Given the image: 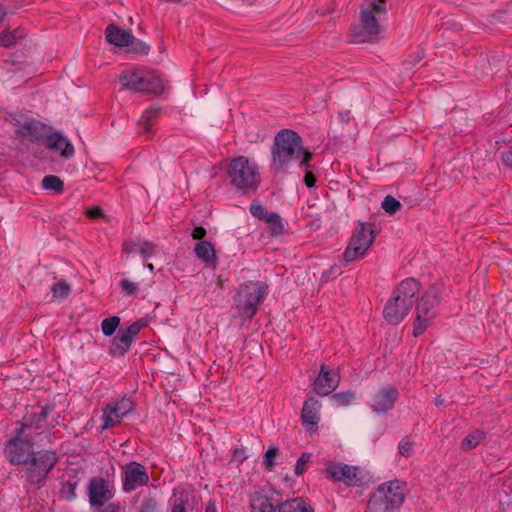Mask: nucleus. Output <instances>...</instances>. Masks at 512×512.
Here are the masks:
<instances>
[{"mask_svg":"<svg viewBox=\"0 0 512 512\" xmlns=\"http://www.w3.org/2000/svg\"><path fill=\"white\" fill-rule=\"evenodd\" d=\"M440 303V290L437 286H430L421 296L416 305V319L414 321L413 336H421L431 325L436 316V307Z\"/></svg>","mask_w":512,"mask_h":512,"instance_id":"nucleus-7","label":"nucleus"},{"mask_svg":"<svg viewBox=\"0 0 512 512\" xmlns=\"http://www.w3.org/2000/svg\"><path fill=\"white\" fill-rule=\"evenodd\" d=\"M98 512H121V506L119 503H108L103 507H100Z\"/></svg>","mask_w":512,"mask_h":512,"instance_id":"nucleus-49","label":"nucleus"},{"mask_svg":"<svg viewBox=\"0 0 512 512\" xmlns=\"http://www.w3.org/2000/svg\"><path fill=\"white\" fill-rule=\"evenodd\" d=\"M217 284L219 287H221V288L223 287V282L220 278L217 279Z\"/></svg>","mask_w":512,"mask_h":512,"instance_id":"nucleus-57","label":"nucleus"},{"mask_svg":"<svg viewBox=\"0 0 512 512\" xmlns=\"http://www.w3.org/2000/svg\"><path fill=\"white\" fill-rule=\"evenodd\" d=\"M379 488H383V492L384 494H386V496H392L394 493L399 494V496L401 497V504L404 502V484L399 480L385 482L381 484Z\"/></svg>","mask_w":512,"mask_h":512,"instance_id":"nucleus-29","label":"nucleus"},{"mask_svg":"<svg viewBox=\"0 0 512 512\" xmlns=\"http://www.w3.org/2000/svg\"><path fill=\"white\" fill-rule=\"evenodd\" d=\"M382 208L389 214L396 213L401 208V203L391 195H387L383 202Z\"/></svg>","mask_w":512,"mask_h":512,"instance_id":"nucleus-36","label":"nucleus"},{"mask_svg":"<svg viewBox=\"0 0 512 512\" xmlns=\"http://www.w3.org/2000/svg\"><path fill=\"white\" fill-rule=\"evenodd\" d=\"M485 438V433L482 430H475L469 433L461 442V449L469 451L479 445Z\"/></svg>","mask_w":512,"mask_h":512,"instance_id":"nucleus-28","label":"nucleus"},{"mask_svg":"<svg viewBox=\"0 0 512 512\" xmlns=\"http://www.w3.org/2000/svg\"><path fill=\"white\" fill-rule=\"evenodd\" d=\"M325 471L332 480L343 482L347 486L359 487L365 482V476L358 466L334 463L327 466Z\"/></svg>","mask_w":512,"mask_h":512,"instance_id":"nucleus-10","label":"nucleus"},{"mask_svg":"<svg viewBox=\"0 0 512 512\" xmlns=\"http://www.w3.org/2000/svg\"><path fill=\"white\" fill-rule=\"evenodd\" d=\"M86 216L92 219L104 217L102 209L98 206H94L86 210Z\"/></svg>","mask_w":512,"mask_h":512,"instance_id":"nucleus-48","label":"nucleus"},{"mask_svg":"<svg viewBox=\"0 0 512 512\" xmlns=\"http://www.w3.org/2000/svg\"><path fill=\"white\" fill-rule=\"evenodd\" d=\"M160 113L159 108H150L143 112L141 118L138 121V125L143 129L145 133H150L153 127V121H155Z\"/></svg>","mask_w":512,"mask_h":512,"instance_id":"nucleus-26","label":"nucleus"},{"mask_svg":"<svg viewBox=\"0 0 512 512\" xmlns=\"http://www.w3.org/2000/svg\"><path fill=\"white\" fill-rule=\"evenodd\" d=\"M411 308L409 302L396 300V295L392 293L384 307L383 316L389 324L398 325L408 315Z\"/></svg>","mask_w":512,"mask_h":512,"instance_id":"nucleus-17","label":"nucleus"},{"mask_svg":"<svg viewBox=\"0 0 512 512\" xmlns=\"http://www.w3.org/2000/svg\"><path fill=\"white\" fill-rule=\"evenodd\" d=\"M227 174L231 185L243 194L257 190L261 181L257 164L245 156L231 159Z\"/></svg>","mask_w":512,"mask_h":512,"instance_id":"nucleus-4","label":"nucleus"},{"mask_svg":"<svg viewBox=\"0 0 512 512\" xmlns=\"http://www.w3.org/2000/svg\"><path fill=\"white\" fill-rule=\"evenodd\" d=\"M268 286L262 282H248L239 287L234 296V308L237 314L251 320L258 311L259 304L267 295Z\"/></svg>","mask_w":512,"mask_h":512,"instance_id":"nucleus-5","label":"nucleus"},{"mask_svg":"<svg viewBox=\"0 0 512 512\" xmlns=\"http://www.w3.org/2000/svg\"><path fill=\"white\" fill-rule=\"evenodd\" d=\"M146 267L150 270V271H153L154 270V266L153 264L149 263L146 265Z\"/></svg>","mask_w":512,"mask_h":512,"instance_id":"nucleus-56","label":"nucleus"},{"mask_svg":"<svg viewBox=\"0 0 512 512\" xmlns=\"http://www.w3.org/2000/svg\"><path fill=\"white\" fill-rule=\"evenodd\" d=\"M29 429H31V425L27 422H23L20 428L16 429V436L9 440L5 454L12 464L25 465L27 481L32 485H38L55 466L58 457L51 450L34 452L33 437L27 433Z\"/></svg>","mask_w":512,"mask_h":512,"instance_id":"nucleus-1","label":"nucleus"},{"mask_svg":"<svg viewBox=\"0 0 512 512\" xmlns=\"http://www.w3.org/2000/svg\"><path fill=\"white\" fill-rule=\"evenodd\" d=\"M149 476L145 467L137 462H130L124 468L123 490L132 492L138 487L147 485Z\"/></svg>","mask_w":512,"mask_h":512,"instance_id":"nucleus-15","label":"nucleus"},{"mask_svg":"<svg viewBox=\"0 0 512 512\" xmlns=\"http://www.w3.org/2000/svg\"><path fill=\"white\" fill-rule=\"evenodd\" d=\"M76 488V482H67L66 484H64L61 493L67 500H73L76 498Z\"/></svg>","mask_w":512,"mask_h":512,"instance_id":"nucleus-43","label":"nucleus"},{"mask_svg":"<svg viewBox=\"0 0 512 512\" xmlns=\"http://www.w3.org/2000/svg\"><path fill=\"white\" fill-rule=\"evenodd\" d=\"M374 225L359 221L343 253L345 263L362 258L375 240Z\"/></svg>","mask_w":512,"mask_h":512,"instance_id":"nucleus-8","label":"nucleus"},{"mask_svg":"<svg viewBox=\"0 0 512 512\" xmlns=\"http://www.w3.org/2000/svg\"><path fill=\"white\" fill-rule=\"evenodd\" d=\"M443 402H444V400H443L442 398H440V397L435 398V404H436V406H440V405H442V404H443Z\"/></svg>","mask_w":512,"mask_h":512,"instance_id":"nucleus-55","label":"nucleus"},{"mask_svg":"<svg viewBox=\"0 0 512 512\" xmlns=\"http://www.w3.org/2000/svg\"><path fill=\"white\" fill-rule=\"evenodd\" d=\"M338 380L332 377L330 372L326 370L323 364L320 369L318 377L315 379L313 388L316 394L320 396H327L336 389Z\"/></svg>","mask_w":512,"mask_h":512,"instance_id":"nucleus-21","label":"nucleus"},{"mask_svg":"<svg viewBox=\"0 0 512 512\" xmlns=\"http://www.w3.org/2000/svg\"><path fill=\"white\" fill-rule=\"evenodd\" d=\"M87 493L91 507H103L114 497V489L110 481L103 477L90 479Z\"/></svg>","mask_w":512,"mask_h":512,"instance_id":"nucleus-11","label":"nucleus"},{"mask_svg":"<svg viewBox=\"0 0 512 512\" xmlns=\"http://www.w3.org/2000/svg\"><path fill=\"white\" fill-rule=\"evenodd\" d=\"M354 399H355V393L350 390L338 392L332 396V400L337 406L349 405Z\"/></svg>","mask_w":512,"mask_h":512,"instance_id":"nucleus-33","label":"nucleus"},{"mask_svg":"<svg viewBox=\"0 0 512 512\" xmlns=\"http://www.w3.org/2000/svg\"><path fill=\"white\" fill-rule=\"evenodd\" d=\"M398 396L397 389L391 386L383 387L374 395L371 408L376 413H385L393 408Z\"/></svg>","mask_w":512,"mask_h":512,"instance_id":"nucleus-18","label":"nucleus"},{"mask_svg":"<svg viewBox=\"0 0 512 512\" xmlns=\"http://www.w3.org/2000/svg\"><path fill=\"white\" fill-rule=\"evenodd\" d=\"M25 34L20 29L12 31L4 30L0 33V46L10 48L16 44L19 39L24 38Z\"/></svg>","mask_w":512,"mask_h":512,"instance_id":"nucleus-27","label":"nucleus"},{"mask_svg":"<svg viewBox=\"0 0 512 512\" xmlns=\"http://www.w3.org/2000/svg\"><path fill=\"white\" fill-rule=\"evenodd\" d=\"M194 252L207 266H216V253L211 242L206 240L199 241L195 245Z\"/></svg>","mask_w":512,"mask_h":512,"instance_id":"nucleus-24","label":"nucleus"},{"mask_svg":"<svg viewBox=\"0 0 512 512\" xmlns=\"http://www.w3.org/2000/svg\"><path fill=\"white\" fill-rule=\"evenodd\" d=\"M320 403L314 397H309L303 404L301 419L303 425L316 428L320 417H319Z\"/></svg>","mask_w":512,"mask_h":512,"instance_id":"nucleus-23","label":"nucleus"},{"mask_svg":"<svg viewBox=\"0 0 512 512\" xmlns=\"http://www.w3.org/2000/svg\"><path fill=\"white\" fill-rule=\"evenodd\" d=\"M120 325V318L118 316H111L105 318L101 323V330L105 336H112Z\"/></svg>","mask_w":512,"mask_h":512,"instance_id":"nucleus-32","label":"nucleus"},{"mask_svg":"<svg viewBox=\"0 0 512 512\" xmlns=\"http://www.w3.org/2000/svg\"><path fill=\"white\" fill-rule=\"evenodd\" d=\"M250 212L251 214L260 219V220H263L264 218H266L267 216V210L266 208L261 205L260 203H257V202H253L250 206Z\"/></svg>","mask_w":512,"mask_h":512,"instance_id":"nucleus-44","label":"nucleus"},{"mask_svg":"<svg viewBox=\"0 0 512 512\" xmlns=\"http://www.w3.org/2000/svg\"><path fill=\"white\" fill-rule=\"evenodd\" d=\"M44 141L47 148L60 151L64 158H71L74 155L73 145L59 133L47 134Z\"/></svg>","mask_w":512,"mask_h":512,"instance_id":"nucleus-22","label":"nucleus"},{"mask_svg":"<svg viewBox=\"0 0 512 512\" xmlns=\"http://www.w3.org/2000/svg\"><path fill=\"white\" fill-rule=\"evenodd\" d=\"M158 501L154 497H146L142 501L139 512H157Z\"/></svg>","mask_w":512,"mask_h":512,"instance_id":"nucleus-39","label":"nucleus"},{"mask_svg":"<svg viewBox=\"0 0 512 512\" xmlns=\"http://www.w3.org/2000/svg\"><path fill=\"white\" fill-rule=\"evenodd\" d=\"M304 182L306 184V186L308 188H311L315 185V182H316V177L315 175L310 172V171H307L306 174H305V177H304Z\"/></svg>","mask_w":512,"mask_h":512,"instance_id":"nucleus-51","label":"nucleus"},{"mask_svg":"<svg viewBox=\"0 0 512 512\" xmlns=\"http://www.w3.org/2000/svg\"><path fill=\"white\" fill-rule=\"evenodd\" d=\"M155 252V245L152 242H140L139 253L144 259L154 255Z\"/></svg>","mask_w":512,"mask_h":512,"instance_id":"nucleus-42","label":"nucleus"},{"mask_svg":"<svg viewBox=\"0 0 512 512\" xmlns=\"http://www.w3.org/2000/svg\"><path fill=\"white\" fill-rule=\"evenodd\" d=\"M134 410V403L130 398H122L113 404H108L103 408L102 429L106 430L113 427L116 422L128 415Z\"/></svg>","mask_w":512,"mask_h":512,"instance_id":"nucleus-13","label":"nucleus"},{"mask_svg":"<svg viewBox=\"0 0 512 512\" xmlns=\"http://www.w3.org/2000/svg\"><path fill=\"white\" fill-rule=\"evenodd\" d=\"M263 220H265L269 224V228L271 230L272 235L277 236L282 233L283 225L281 223V218L279 214L274 212H267V216Z\"/></svg>","mask_w":512,"mask_h":512,"instance_id":"nucleus-31","label":"nucleus"},{"mask_svg":"<svg viewBox=\"0 0 512 512\" xmlns=\"http://www.w3.org/2000/svg\"><path fill=\"white\" fill-rule=\"evenodd\" d=\"M50 412H51L50 407H48V406L42 407L39 415H34L33 417H31V416L25 417L24 422H27L31 426L33 423H35L36 428L38 429L40 427L39 424L46 421Z\"/></svg>","mask_w":512,"mask_h":512,"instance_id":"nucleus-35","label":"nucleus"},{"mask_svg":"<svg viewBox=\"0 0 512 512\" xmlns=\"http://www.w3.org/2000/svg\"><path fill=\"white\" fill-rule=\"evenodd\" d=\"M398 452L404 457H410L414 452V443L410 441L409 437H404L399 445Z\"/></svg>","mask_w":512,"mask_h":512,"instance_id":"nucleus-38","label":"nucleus"},{"mask_svg":"<svg viewBox=\"0 0 512 512\" xmlns=\"http://www.w3.org/2000/svg\"><path fill=\"white\" fill-rule=\"evenodd\" d=\"M105 37L109 44L117 47H128L135 40L130 30L121 29L113 23L106 27Z\"/></svg>","mask_w":512,"mask_h":512,"instance_id":"nucleus-20","label":"nucleus"},{"mask_svg":"<svg viewBox=\"0 0 512 512\" xmlns=\"http://www.w3.org/2000/svg\"><path fill=\"white\" fill-rule=\"evenodd\" d=\"M310 453H303L300 458L297 460L295 465V474L297 476H301L307 469V463L311 458Z\"/></svg>","mask_w":512,"mask_h":512,"instance_id":"nucleus-40","label":"nucleus"},{"mask_svg":"<svg viewBox=\"0 0 512 512\" xmlns=\"http://www.w3.org/2000/svg\"><path fill=\"white\" fill-rule=\"evenodd\" d=\"M501 159L506 166L512 167V151L503 153Z\"/></svg>","mask_w":512,"mask_h":512,"instance_id":"nucleus-52","label":"nucleus"},{"mask_svg":"<svg viewBox=\"0 0 512 512\" xmlns=\"http://www.w3.org/2000/svg\"><path fill=\"white\" fill-rule=\"evenodd\" d=\"M339 117L341 118V120L343 122H347L350 120V112L349 111L340 112Z\"/></svg>","mask_w":512,"mask_h":512,"instance_id":"nucleus-53","label":"nucleus"},{"mask_svg":"<svg viewBox=\"0 0 512 512\" xmlns=\"http://www.w3.org/2000/svg\"><path fill=\"white\" fill-rule=\"evenodd\" d=\"M52 292L55 298L64 299L70 292V286L65 281H59L52 286Z\"/></svg>","mask_w":512,"mask_h":512,"instance_id":"nucleus-37","label":"nucleus"},{"mask_svg":"<svg viewBox=\"0 0 512 512\" xmlns=\"http://www.w3.org/2000/svg\"><path fill=\"white\" fill-rule=\"evenodd\" d=\"M386 0H364L360 8V21L351 29L354 43L373 41L379 33V20L386 15Z\"/></svg>","mask_w":512,"mask_h":512,"instance_id":"nucleus-3","label":"nucleus"},{"mask_svg":"<svg viewBox=\"0 0 512 512\" xmlns=\"http://www.w3.org/2000/svg\"><path fill=\"white\" fill-rule=\"evenodd\" d=\"M139 246H140V242H133V241L125 242V243H123V251L128 254L139 252Z\"/></svg>","mask_w":512,"mask_h":512,"instance_id":"nucleus-47","label":"nucleus"},{"mask_svg":"<svg viewBox=\"0 0 512 512\" xmlns=\"http://www.w3.org/2000/svg\"><path fill=\"white\" fill-rule=\"evenodd\" d=\"M148 325L145 318L138 319L128 327L119 329L117 335L112 339L110 354L112 356H123L130 349L134 339L139 332Z\"/></svg>","mask_w":512,"mask_h":512,"instance_id":"nucleus-9","label":"nucleus"},{"mask_svg":"<svg viewBox=\"0 0 512 512\" xmlns=\"http://www.w3.org/2000/svg\"><path fill=\"white\" fill-rule=\"evenodd\" d=\"M130 51L140 55H147L150 51V46L141 40L135 38L134 42L130 44Z\"/></svg>","mask_w":512,"mask_h":512,"instance_id":"nucleus-41","label":"nucleus"},{"mask_svg":"<svg viewBox=\"0 0 512 512\" xmlns=\"http://www.w3.org/2000/svg\"><path fill=\"white\" fill-rule=\"evenodd\" d=\"M272 168L276 172H284L293 162H299V167L307 170L313 154L303 147L299 134L290 129H282L275 137L271 148Z\"/></svg>","mask_w":512,"mask_h":512,"instance_id":"nucleus-2","label":"nucleus"},{"mask_svg":"<svg viewBox=\"0 0 512 512\" xmlns=\"http://www.w3.org/2000/svg\"><path fill=\"white\" fill-rule=\"evenodd\" d=\"M174 500L171 502L170 512H187V506L189 505L188 494H181L180 497L174 495Z\"/></svg>","mask_w":512,"mask_h":512,"instance_id":"nucleus-34","label":"nucleus"},{"mask_svg":"<svg viewBox=\"0 0 512 512\" xmlns=\"http://www.w3.org/2000/svg\"><path fill=\"white\" fill-rule=\"evenodd\" d=\"M278 454L276 447L269 448L265 453V466L267 469H271L274 466L273 458Z\"/></svg>","mask_w":512,"mask_h":512,"instance_id":"nucleus-46","label":"nucleus"},{"mask_svg":"<svg viewBox=\"0 0 512 512\" xmlns=\"http://www.w3.org/2000/svg\"><path fill=\"white\" fill-rule=\"evenodd\" d=\"M13 123L17 127L19 136L29 138L32 141H44L48 134L46 125L22 114L14 116Z\"/></svg>","mask_w":512,"mask_h":512,"instance_id":"nucleus-12","label":"nucleus"},{"mask_svg":"<svg viewBox=\"0 0 512 512\" xmlns=\"http://www.w3.org/2000/svg\"><path fill=\"white\" fill-rule=\"evenodd\" d=\"M205 512H216V505L213 502H209L206 506Z\"/></svg>","mask_w":512,"mask_h":512,"instance_id":"nucleus-54","label":"nucleus"},{"mask_svg":"<svg viewBox=\"0 0 512 512\" xmlns=\"http://www.w3.org/2000/svg\"><path fill=\"white\" fill-rule=\"evenodd\" d=\"M205 235H206V230L202 226L195 227L193 232H192V237L195 240H201L202 241V239L205 237Z\"/></svg>","mask_w":512,"mask_h":512,"instance_id":"nucleus-50","label":"nucleus"},{"mask_svg":"<svg viewBox=\"0 0 512 512\" xmlns=\"http://www.w3.org/2000/svg\"><path fill=\"white\" fill-rule=\"evenodd\" d=\"M399 506H401V497L399 494L394 493L392 496H386L383 492V488L378 487L369 498L366 512H388Z\"/></svg>","mask_w":512,"mask_h":512,"instance_id":"nucleus-16","label":"nucleus"},{"mask_svg":"<svg viewBox=\"0 0 512 512\" xmlns=\"http://www.w3.org/2000/svg\"><path fill=\"white\" fill-rule=\"evenodd\" d=\"M120 286L122 290L129 296H134L137 294V285L129 279H123L120 282Z\"/></svg>","mask_w":512,"mask_h":512,"instance_id":"nucleus-45","label":"nucleus"},{"mask_svg":"<svg viewBox=\"0 0 512 512\" xmlns=\"http://www.w3.org/2000/svg\"><path fill=\"white\" fill-rule=\"evenodd\" d=\"M121 90L159 95L163 91L161 79L153 72L124 70L119 75Z\"/></svg>","mask_w":512,"mask_h":512,"instance_id":"nucleus-6","label":"nucleus"},{"mask_svg":"<svg viewBox=\"0 0 512 512\" xmlns=\"http://www.w3.org/2000/svg\"><path fill=\"white\" fill-rule=\"evenodd\" d=\"M282 495L279 491L270 489L268 491H256L251 496L252 512H275L282 502Z\"/></svg>","mask_w":512,"mask_h":512,"instance_id":"nucleus-14","label":"nucleus"},{"mask_svg":"<svg viewBox=\"0 0 512 512\" xmlns=\"http://www.w3.org/2000/svg\"><path fill=\"white\" fill-rule=\"evenodd\" d=\"M421 290V284L414 278H407L401 281L397 287L393 290V294L396 295V300H403L409 302L413 306L418 301V295Z\"/></svg>","mask_w":512,"mask_h":512,"instance_id":"nucleus-19","label":"nucleus"},{"mask_svg":"<svg viewBox=\"0 0 512 512\" xmlns=\"http://www.w3.org/2000/svg\"><path fill=\"white\" fill-rule=\"evenodd\" d=\"M278 512H314L313 507L301 497L282 501L278 505Z\"/></svg>","mask_w":512,"mask_h":512,"instance_id":"nucleus-25","label":"nucleus"},{"mask_svg":"<svg viewBox=\"0 0 512 512\" xmlns=\"http://www.w3.org/2000/svg\"><path fill=\"white\" fill-rule=\"evenodd\" d=\"M42 187L46 190H52L56 193H61L64 190V183L60 177L55 175H48L43 178Z\"/></svg>","mask_w":512,"mask_h":512,"instance_id":"nucleus-30","label":"nucleus"}]
</instances>
